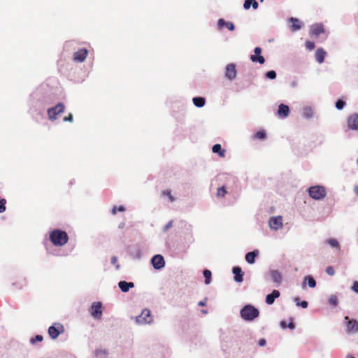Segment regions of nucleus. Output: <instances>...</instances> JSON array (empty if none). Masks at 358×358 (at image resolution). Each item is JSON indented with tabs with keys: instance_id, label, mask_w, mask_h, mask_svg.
<instances>
[{
	"instance_id": "obj_12",
	"label": "nucleus",
	"mask_w": 358,
	"mask_h": 358,
	"mask_svg": "<svg viewBox=\"0 0 358 358\" xmlns=\"http://www.w3.org/2000/svg\"><path fill=\"white\" fill-rule=\"evenodd\" d=\"M236 76V69L234 64H229L226 66L225 77L230 80H234Z\"/></svg>"
},
{
	"instance_id": "obj_51",
	"label": "nucleus",
	"mask_w": 358,
	"mask_h": 358,
	"mask_svg": "<svg viewBox=\"0 0 358 358\" xmlns=\"http://www.w3.org/2000/svg\"><path fill=\"white\" fill-rule=\"evenodd\" d=\"M287 327L291 329H293L295 328V325L293 322H290V323H289V324H287Z\"/></svg>"
},
{
	"instance_id": "obj_30",
	"label": "nucleus",
	"mask_w": 358,
	"mask_h": 358,
	"mask_svg": "<svg viewBox=\"0 0 358 358\" xmlns=\"http://www.w3.org/2000/svg\"><path fill=\"white\" fill-rule=\"evenodd\" d=\"M308 281V284L310 287L313 288L316 286V281L315 279L311 276H307L304 279V282Z\"/></svg>"
},
{
	"instance_id": "obj_3",
	"label": "nucleus",
	"mask_w": 358,
	"mask_h": 358,
	"mask_svg": "<svg viewBox=\"0 0 358 358\" xmlns=\"http://www.w3.org/2000/svg\"><path fill=\"white\" fill-rule=\"evenodd\" d=\"M309 194L313 199L320 200L326 196V190L322 186H314L309 189Z\"/></svg>"
},
{
	"instance_id": "obj_22",
	"label": "nucleus",
	"mask_w": 358,
	"mask_h": 358,
	"mask_svg": "<svg viewBox=\"0 0 358 358\" xmlns=\"http://www.w3.org/2000/svg\"><path fill=\"white\" fill-rule=\"evenodd\" d=\"M258 250H254L252 252H248L245 255L246 262L249 264H254L255 262V259L258 256Z\"/></svg>"
},
{
	"instance_id": "obj_26",
	"label": "nucleus",
	"mask_w": 358,
	"mask_h": 358,
	"mask_svg": "<svg viewBox=\"0 0 358 358\" xmlns=\"http://www.w3.org/2000/svg\"><path fill=\"white\" fill-rule=\"evenodd\" d=\"M193 103L195 106L201 108L205 105L206 100L203 97H200V96L194 97L193 99Z\"/></svg>"
},
{
	"instance_id": "obj_10",
	"label": "nucleus",
	"mask_w": 358,
	"mask_h": 358,
	"mask_svg": "<svg viewBox=\"0 0 358 358\" xmlns=\"http://www.w3.org/2000/svg\"><path fill=\"white\" fill-rule=\"evenodd\" d=\"M88 51L85 48L79 49L73 54V60L77 62H83L87 57Z\"/></svg>"
},
{
	"instance_id": "obj_56",
	"label": "nucleus",
	"mask_w": 358,
	"mask_h": 358,
	"mask_svg": "<svg viewBox=\"0 0 358 358\" xmlns=\"http://www.w3.org/2000/svg\"><path fill=\"white\" fill-rule=\"evenodd\" d=\"M351 358H355V357H351Z\"/></svg>"
},
{
	"instance_id": "obj_27",
	"label": "nucleus",
	"mask_w": 358,
	"mask_h": 358,
	"mask_svg": "<svg viewBox=\"0 0 358 358\" xmlns=\"http://www.w3.org/2000/svg\"><path fill=\"white\" fill-rule=\"evenodd\" d=\"M328 303L330 306L336 307L338 303V299L337 296L334 294L331 295L328 299Z\"/></svg>"
},
{
	"instance_id": "obj_15",
	"label": "nucleus",
	"mask_w": 358,
	"mask_h": 358,
	"mask_svg": "<svg viewBox=\"0 0 358 358\" xmlns=\"http://www.w3.org/2000/svg\"><path fill=\"white\" fill-rule=\"evenodd\" d=\"M289 108L288 106L283 104V103H281L279 105L278 110V115L280 117H282V118L287 117L289 115Z\"/></svg>"
},
{
	"instance_id": "obj_38",
	"label": "nucleus",
	"mask_w": 358,
	"mask_h": 358,
	"mask_svg": "<svg viewBox=\"0 0 358 358\" xmlns=\"http://www.w3.org/2000/svg\"><path fill=\"white\" fill-rule=\"evenodd\" d=\"M266 77L269 79H275L276 78V73L275 71H269L266 73Z\"/></svg>"
},
{
	"instance_id": "obj_45",
	"label": "nucleus",
	"mask_w": 358,
	"mask_h": 358,
	"mask_svg": "<svg viewBox=\"0 0 358 358\" xmlns=\"http://www.w3.org/2000/svg\"><path fill=\"white\" fill-rule=\"evenodd\" d=\"M64 121L65 122H72L73 121V115L72 114H69L68 116L65 117L64 118Z\"/></svg>"
},
{
	"instance_id": "obj_54",
	"label": "nucleus",
	"mask_w": 358,
	"mask_h": 358,
	"mask_svg": "<svg viewBox=\"0 0 358 358\" xmlns=\"http://www.w3.org/2000/svg\"><path fill=\"white\" fill-rule=\"evenodd\" d=\"M355 189H357V191H358V186H357V187H355Z\"/></svg>"
},
{
	"instance_id": "obj_53",
	"label": "nucleus",
	"mask_w": 358,
	"mask_h": 358,
	"mask_svg": "<svg viewBox=\"0 0 358 358\" xmlns=\"http://www.w3.org/2000/svg\"><path fill=\"white\" fill-rule=\"evenodd\" d=\"M100 352H103V354H105V355L106 354V352L105 350H103V351L101 350Z\"/></svg>"
},
{
	"instance_id": "obj_9",
	"label": "nucleus",
	"mask_w": 358,
	"mask_h": 358,
	"mask_svg": "<svg viewBox=\"0 0 358 358\" xmlns=\"http://www.w3.org/2000/svg\"><path fill=\"white\" fill-rule=\"evenodd\" d=\"M269 227L274 230H278L282 227V217H271L268 221Z\"/></svg>"
},
{
	"instance_id": "obj_33",
	"label": "nucleus",
	"mask_w": 358,
	"mask_h": 358,
	"mask_svg": "<svg viewBox=\"0 0 358 358\" xmlns=\"http://www.w3.org/2000/svg\"><path fill=\"white\" fill-rule=\"evenodd\" d=\"M162 194L164 195V196H167L169 197V199L171 202H173V201H175V198L171 194V192L170 190H169V189L164 190L162 192Z\"/></svg>"
},
{
	"instance_id": "obj_4",
	"label": "nucleus",
	"mask_w": 358,
	"mask_h": 358,
	"mask_svg": "<svg viewBox=\"0 0 358 358\" xmlns=\"http://www.w3.org/2000/svg\"><path fill=\"white\" fill-rule=\"evenodd\" d=\"M64 105L62 103H59L55 107H52L48 110V117L50 120L57 119V115L64 113Z\"/></svg>"
},
{
	"instance_id": "obj_29",
	"label": "nucleus",
	"mask_w": 358,
	"mask_h": 358,
	"mask_svg": "<svg viewBox=\"0 0 358 358\" xmlns=\"http://www.w3.org/2000/svg\"><path fill=\"white\" fill-rule=\"evenodd\" d=\"M227 193L225 186H222L221 187H219L217 190V197L218 198H223L226 194Z\"/></svg>"
},
{
	"instance_id": "obj_43",
	"label": "nucleus",
	"mask_w": 358,
	"mask_h": 358,
	"mask_svg": "<svg viewBox=\"0 0 358 358\" xmlns=\"http://www.w3.org/2000/svg\"><path fill=\"white\" fill-rule=\"evenodd\" d=\"M296 305H297V306H301V307H302V308H306L308 307V302H307V301H302V302H301V303H298V302H297V303H296Z\"/></svg>"
},
{
	"instance_id": "obj_39",
	"label": "nucleus",
	"mask_w": 358,
	"mask_h": 358,
	"mask_svg": "<svg viewBox=\"0 0 358 358\" xmlns=\"http://www.w3.org/2000/svg\"><path fill=\"white\" fill-rule=\"evenodd\" d=\"M6 203V201L5 199H2L0 200V213H3L6 210V206H5Z\"/></svg>"
},
{
	"instance_id": "obj_24",
	"label": "nucleus",
	"mask_w": 358,
	"mask_h": 358,
	"mask_svg": "<svg viewBox=\"0 0 358 358\" xmlns=\"http://www.w3.org/2000/svg\"><path fill=\"white\" fill-rule=\"evenodd\" d=\"M120 289L123 292H127L129 291L130 288L134 287V284L133 282H127L126 281H120L118 284Z\"/></svg>"
},
{
	"instance_id": "obj_47",
	"label": "nucleus",
	"mask_w": 358,
	"mask_h": 358,
	"mask_svg": "<svg viewBox=\"0 0 358 358\" xmlns=\"http://www.w3.org/2000/svg\"><path fill=\"white\" fill-rule=\"evenodd\" d=\"M117 262V257L114 256L111 258V264H115Z\"/></svg>"
},
{
	"instance_id": "obj_1",
	"label": "nucleus",
	"mask_w": 358,
	"mask_h": 358,
	"mask_svg": "<svg viewBox=\"0 0 358 358\" xmlns=\"http://www.w3.org/2000/svg\"><path fill=\"white\" fill-rule=\"evenodd\" d=\"M50 240L55 246H63L69 241V236L64 231L55 229L50 233Z\"/></svg>"
},
{
	"instance_id": "obj_25",
	"label": "nucleus",
	"mask_w": 358,
	"mask_h": 358,
	"mask_svg": "<svg viewBox=\"0 0 358 358\" xmlns=\"http://www.w3.org/2000/svg\"><path fill=\"white\" fill-rule=\"evenodd\" d=\"M212 151L214 153H217L219 156L221 157H225L226 150L222 149V146L220 144L214 145L212 148Z\"/></svg>"
},
{
	"instance_id": "obj_8",
	"label": "nucleus",
	"mask_w": 358,
	"mask_h": 358,
	"mask_svg": "<svg viewBox=\"0 0 358 358\" xmlns=\"http://www.w3.org/2000/svg\"><path fill=\"white\" fill-rule=\"evenodd\" d=\"M347 322L346 330L348 333L353 334L358 332V322L354 319H350L348 316L345 317Z\"/></svg>"
},
{
	"instance_id": "obj_55",
	"label": "nucleus",
	"mask_w": 358,
	"mask_h": 358,
	"mask_svg": "<svg viewBox=\"0 0 358 358\" xmlns=\"http://www.w3.org/2000/svg\"><path fill=\"white\" fill-rule=\"evenodd\" d=\"M357 164H358V159H357Z\"/></svg>"
},
{
	"instance_id": "obj_5",
	"label": "nucleus",
	"mask_w": 358,
	"mask_h": 358,
	"mask_svg": "<svg viewBox=\"0 0 358 358\" xmlns=\"http://www.w3.org/2000/svg\"><path fill=\"white\" fill-rule=\"evenodd\" d=\"M64 332V327L60 323H55L48 328V334L52 339H56L60 334Z\"/></svg>"
},
{
	"instance_id": "obj_46",
	"label": "nucleus",
	"mask_w": 358,
	"mask_h": 358,
	"mask_svg": "<svg viewBox=\"0 0 358 358\" xmlns=\"http://www.w3.org/2000/svg\"><path fill=\"white\" fill-rule=\"evenodd\" d=\"M252 6L253 9H255V10H256V9H257V8H258V7H259V4H258V3L256 1V0L252 1Z\"/></svg>"
},
{
	"instance_id": "obj_14",
	"label": "nucleus",
	"mask_w": 358,
	"mask_h": 358,
	"mask_svg": "<svg viewBox=\"0 0 358 358\" xmlns=\"http://www.w3.org/2000/svg\"><path fill=\"white\" fill-rule=\"evenodd\" d=\"M348 127L352 130L358 129V115L353 114L350 115L348 119Z\"/></svg>"
},
{
	"instance_id": "obj_36",
	"label": "nucleus",
	"mask_w": 358,
	"mask_h": 358,
	"mask_svg": "<svg viewBox=\"0 0 358 358\" xmlns=\"http://www.w3.org/2000/svg\"><path fill=\"white\" fill-rule=\"evenodd\" d=\"M255 137L257 139H264L266 137L264 131H259L255 134Z\"/></svg>"
},
{
	"instance_id": "obj_16",
	"label": "nucleus",
	"mask_w": 358,
	"mask_h": 358,
	"mask_svg": "<svg viewBox=\"0 0 358 358\" xmlns=\"http://www.w3.org/2000/svg\"><path fill=\"white\" fill-rule=\"evenodd\" d=\"M280 296V292L278 290L274 289L273 292L268 294L266 297V303L271 305L274 303L275 299Z\"/></svg>"
},
{
	"instance_id": "obj_17",
	"label": "nucleus",
	"mask_w": 358,
	"mask_h": 358,
	"mask_svg": "<svg viewBox=\"0 0 358 358\" xmlns=\"http://www.w3.org/2000/svg\"><path fill=\"white\" fill-rule=\"evenodd\" d=\"M219 29H222L226 27L229 31H234L235 29L234 24L231 22H225L223 19H220L217 22Z\"/></svg>"
},
{
	"instance_id": "obj_41",
	"label": "nucleus",
	"mask_w": 358,
	"mask_h": 358,
	"mask_svg": "<svg viewBox=\"0 0 358 358\" xmlns=\"http://www.w3.org/2000/svg\"><path fill=\"white\" fill-rule=\"evenodd\" d=\"M326 272L329 275H334L335 274L334 268L331 266L327 267Z\"/></svg>"
},
{
	"instance_id": "obj_6",
	"label": "nucleus",
	"mask_w": 358,
	"mask_h": 358,
	"mask_svg": "<svg viewBox=\"0 0 358 358\" xmlns=\"http://www.w3.org/2000/svg\"><path fill=\"white\" fill-rule=\"evenodd\" d=\"M136 321L140 324H150L152 322L150 311L148 309L143 310L141 314L136 317Z\"/></svg>"
},
{
	"instance_id": "obj_23",
	"label": "nucleus",
	"mask_w": 358,
	"mask_h": 358,
	"mask_svg": "<svg viewBox=\"0 0 358 358\" xmlns=\"http://www.w3.org/2000/svg\"><path fill=\"white\" fill-rule=\"evenodd\" d=\"M289 22H292L291 29L292 31H296L301 28V22L299 19L295 17H290Z\"/></svg>"
},
{
	"instance_id": "obj_34",
	"label": "nucleus",
	"mask_w": 358,
	"mask_h": 358,
	"mask_svg": "<svg viewBox=\"0 0 358 358\" xmlns=\"http://www.w3.org/2000/svg\"><path fill=\"white\" fill-rule=\"evenodd\" d=\"M345 102L341 99H338L336 102V107L337 109L338 110H341L343 108V107L345 106Z\"/></svg>"
},
{
	"instance_id": "obj_50",
	"label": "nucleus",
	"mask_w": 358,
	"mask_h": 358,
	"mask_svg": "<svg viewBox=\"0 0 358 358\" xmlns=\"http://www.w3.org/2000/svg\"><path fill=\"white\" fill-rule=\"evenodd\" d=\"M206 304V299H205V301H201L198 303V305L199 306H205Z\"/></svg>"
},
{
	"instance_id": "obj_42",
	"label": "nucleus",
	"mask_w": 358,
	"mask_h": 358,
	"mask_svg": "<svg viewBox=\"0 0 358 358\" xmlns=\"http://www.w3.org/2000/svg\"><path fill=\"white\" fill-rule=\"evenodd\" d=\"M173 225V221H169L164 227V231H166L168 229H169Z\"/></svg>"
},
{
	"instance_id": "obj_37",
	"label": "nucleus",
	"mask_w": 358,
	"mask_h": 358,
	"mask_svg": "<svg viewBox=\"0 0 358 358\" xmlns=\"http://www.w3.org/2000/svg\"><path fill=\"white\" fill-rule=\"evenodd\" d=\"M305 45L306 48L309 50H313L315 47V43L310 41H307L305 43Z\"/></svg>"
},
{
	"instance_id": "obj_11",
	"label": "nucleus",
	"mask_w": 358,
	"mask_h": 358,
	"mask_svg": "<svg viewBox=\"0 0 358 358\" xmlns=\"http://www.w3.org/2000/svg\"><path fill=\"white\" fill-rule=\"evenodd\" d=\"M152 264L155 269H161L164 266L165 262L161 255H156L152 258Z\"/></svg>"
},
{
	"instance_id": "obj_28",
	"label": "nucleus",
	"mask_w": 358,
	"mask_h": 358,
	"mask_svg": "<svg viewBox=\"0 0 358 358\" xmlns=\"http://www.w3.org/2000/svg\"><path fill=\"white\" fill-rule=\"evenodd\" d=\"M211 271L210 270L206 269L203 271V276L205 278V283L206 285L210 284L211 280Z\"/></svg>"
},
{
	"instance_id": "obj_40",
	"label": "nucleus",
	"mask_w": 358,
	"mask_h": 358,
	"mask_svg": "<svg viewBox=\"0 0 358 358\" xmlns=\"http://www.w3.org/2000/svg\"><path fill=\"white\" fill-rule=\"evenodd\" d=\"M43 339V336L41 335H37L34 338L31 339V343H35L36 342H41Z\"/></svg>"
},
{
	"instance_id": "obj_19",
	"label": "nucleus",
	"mask_w": 358,
	"mask_h": 358,
	"mask_svg": "<svg viewBox=\"0 0 358 358\" xmlns=\"http://www.w3.org/2000/svg\"><path fill=\"white\" fill-rule=\"evenodd\" d=\"M232 271H233V273L234 274L235 281L241 282L243 280V273L240 267H238V266L234 267Z\"/></svg>"
},
{
	"instance_id": "obj_52",
	"label": "nucleus",
	"mask_w": 358,
	"mask_h": 358,
	"mask_svg": "<svg viewBox=\"0 0 358 358\" xmlns=\"http://www.w3.org/2000/svg\"><path fill=\"white\" fill-rule=\"evenodd\" d=\"M201 312L204 314H207V313H208L207 310H202Z\"/></svg>"
},
{
	"instance_id": "obj_18",
	"label": "nucleus",
	"mask_w": 358,
	"mask_h": 358,
	"mask_svg": "<svg viewBox=\"0 0 358 358\" xmlns=\"http://www.w3.org/2000/svg\"><path fill=\"white\" fill-rule=\"evenodd\" d=\"M326 55L327 52L323 48H318L315 54V59L319 64H322L324 62Z\"/></svg>"
},
{
	"instance_id": "obj_44",
	"label": "nucleus",
	"mask_w": 358,
	"mask_h": 358,
	"mask_svg": "<svg viewBox=\"0 0 358 358\" xmlns=\"http://www.w3.org/2000/svg\"><path fill=\"white\" fill-rule=\"evenodd\" d=\"M352 290L357 293H358V282L355 281L352 287Z\"/></svg>"
},
{
	"instance_id": "obj_21",
	"label": "nucleus",
	"mask_w": 358,
	"mask_h": 358,
	"mask_svg": "<svg viewBox=\"0 0 358 358\" xmlns=\"http://www.w3.org/2000/svg\"><path fill=\"white\" fill-rule=\"evenodd\" d=\"M324 31L323 26L320 24H315L313 25L310 28V34L312 35H315L316 36H319L320 34Z\"/></svg>"
},
{
	"instance_id": "obj_2",
	"label": "nucleus",
	"mask_w": 358,
	"mask_h": 358,
	"mask_svg": "<svg viewBox=\"0 0 358 358\" xmlns=\"http://www.w3.org/2000/svg\"><path fill=\"white\" fill-rule=\"evenodd\" d=\"M240 313L243 320L252 321L259 316V312L257 308L252 305H247L241 310Z\"/></svg>"
},
{
	"instance_id": "obj_31",
	"label": "nucleus",
	"mask_w": 358,
	"mask_h": 358,
	"mask_svg": "<svg viewBox=\"0 0 358 358\" xmlns=\"http://www.w3.org/2000/svg\"><path fill=\"white\" fill-rule=\"evenodd\" d=\"M303 115L304 117L308 118L313 115V109L310 107H306L303 108Z\"/></svg>"
},
{
	"instance_id": "obj_20",
	"label": "nucleus",
	"mask_w": 358,
	"mask_h": 358,
	"mask_svg": "<svg viewBox=\"0 0 358 358\" xmlns=\"http://www.w3.org/2000/svg\"><path fill=\"white\" fill-rule=\"evenodd\" d=\"M271 278L273 282L280 284L282 282V275L277 270H272L270 272Z\"/></svg>"
},
{
	"instance_id": "obj_48",
	"label": "nucleus",
	"mask_w": 358,
	"mask_h": 358,
	"mask_svg": "<svg viewBox=\"0 0 358 358\" xmlns=\"http://www.w3.org/2000/svg\"><path fill=\"white\" fill-rule=\"evenodd\" d=\"M280 327L283 329H285L286 327H287V322L285 321H281L280 322Z\"/></svg>"
},
{
	"instance_id": "obj_7",
	"label": "nucleus",
	"mask_w": 358,
	"mask_h": 358,
	"mask_svg": "<svg viewBox=\"0 0 358 358\" xmlns=\"http://www.w3.org/2000/svg\"><path fill=\"white\" fill-rule=\"evenodd\" d=\"M90 314L95 318L100 320L102 317V304L101 302H94L90 308Z\"/></svg>"
},
{
	"instance_id": "obj_49",
	"label": "nucleus",
	"mask_w": 358,
	"mask_h": 358,
	"mask_svg": "<svg viewBox=\"0 0 358 358\" xmlns=\"http://www.w3.org/2000/svg\"><path fill=\"white\" fill-rule=\"evenodd\" d=\"M259 345L260 346H264L266 345V341L264 339H260L259 341Z\"/></svg>"
},
{
	"instance_id": "obj_35",
	"label": "nucleus",
	"mask_w": 358,
	"mask_h": 358,
	"mask_svg": "<svg viewBox=\"0 0 358 358\" xmlns=\"http://www.w3.org/2000/svg\"><path fill=\"white\" fill-rule=\"evenodd\" d=\"M327 242L329 244V245L331 246L332 248H338L339 246L337 240L334 238L329 239Z\"/></svg>"
},
{
	"instance_id": "obj_13",
	"label": "nucleus",
	"mask_w": 358,
	"mask_h": 358,
	"mask_svg": "<svg viewBox=\"0 0 358 358\" xmlns=\"http://www.w3.org/2000/svg\"><path fill=\"white\" fill-rule=\"evenodd\" d=\"M255 54L250 56V59L253 62H259L261 64H263L265 62V59L263 56L260 55L262 52V49L259 47H256L255 48Z\"/></svg>"
},
{
	"instance_id": "obj_32",
	"label": "nucleus",
	"mask_w": 358,
	"mask_h": 358,
	"mask_svg": "<svg viewBox=\"0 0 358 358\" xmlns=\"http://www.w3.org/2000/svg\"><path fill=\"white\" fill-rule=\"evenodd\" d=\"M125 210V208L123 206H120L119 207L114 206L112 209V214L115 215L117 211L124 212Z\"/></svg>"
}]
</instances>
